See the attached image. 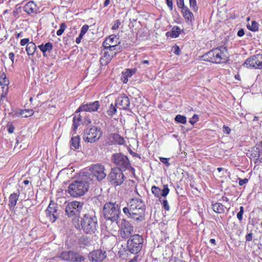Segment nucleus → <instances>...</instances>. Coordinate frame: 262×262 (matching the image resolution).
<instances>
[{
    "label": "nucleus",
    "instance_id": "obj_1",
    "mask_svg": "<svg viewBox=\"0 0 262 262\" xmlns=\"http://www.w3.org/2000/svg\"><path fill=\"white\" fill-rule=\"evenodd\" d=\"M145 205L140 198H132L127 204V207L123 208V212L135 221L140 222L144 220Z\"/></svg>",
    "mask_w": 262,
    "mask_h": 262
},
{
    "label": "nucleus",
    "instance_id": "obj_2",
    "mask_svg": "<svg viewBox=\"0 0 262 262\" xmlns=\"http://www.w3.org/2000/svg\"><path fill=\"white\" fill-rule=\"evenodd\" d=\"M74 225L76 228L81 229L86 234L95 233L98 228L97 219L93 212L84 214Z\"/></svg>",
    "mask_w": 262,
    "mask_h": 262
},
{
    "label": "nucleus",
    "instance_id": "obj_3",
    "mask_svg": "<svg viewBox=\"0 0 262 262\" xmlns=\"http://www.w3.org/2000/svg\"><path fill=\"white\" fill-rule=\"evenodd\" d=\"M92 176L89 174L81 178L79 180L75 181L69 186L68 192L74 197L83 195L88 191L90 185L92 183Z\"/></svg>",
    "mask_w": 262,
    "mask_h": 262
},
{
    "label": "nucleus",
    "instance_id": "obj_4",
    "mask_svg": "<svg viewBox=\"0 0 262 262\" xmlns=\"http://www.w3.org/2000/svg\"><path fill=\"white\" fill-rule=\"evenodd\" d=\"M204 61L219 64L226 62L228 59L227 49L221 46L208 51L202 57Z\"/></svg>",
    "mask_w": 262,
    "mask_h": 262
},
{
    "label": "nucleus",
    "instance_id": "obj_5",
    "mask_svg": "<svg viewBox=\"0 0 262 262\" xmlns=\"http://www.w3.org/2000/svg\"><path fill=\"white\" fill-rule=\"evenodd\" d=\"M102 213L107 220L117 223L120 213L119 206L112 202L106 203L104 205Z\"/></svg>",
    "mask_w": 262,
    "mask_h": 262
},
{
    "label": "nucleus",
    "instance_id": "obj_6",
    "mask_svg": "<svg viewBox=\"0 0 262 262\" xmlns=\"http://www.w3.org/2000/svg\"><path fill=\"white\" fill-rule=\"evenodd\" d=\"M83 204L78 201L69 203L66 207V214L69 217H73V222L75 224L79 220L80 213L82 210Z\"/></svg>",
    "mask_w": 262,
    "mask_h": 262
},
{
    "label": "nucleus",
    "instance_id": "obj_7",
    "mask_svg": "<svg viewBox=\"0 0 262 262\" xmlns=\"http://www.w3.org/2000/svg\"><path fill=\"white\" fill-rule=\"evenodd\" d=\"M142 237L138 234L133 235L127 241L129 251L132 253H137L142 249L143 244Z\"/></svg>",
    "mask_w": 262,
    "mask_h": 262
},
{
    "label": "nucleus",
    "instance_id": "obj_8",
    "mask_svg": "<svg viewBox=\"0 0 262 262\" xmlns=\"http://www.w3.org/2000/svg\"><path fill=\"white\" fill-rule=\"evenodd\" d=\"M102 135V131L100 128L92 127L87 128L84 132V140L88 142L93 143L98 140Z\"/></svg>",
    "mask_w": 262,
    "mask_h": 262
},
{
    "label": "nucleus",
    "instance_id": "obj_9",
    "mask_svg": "<svg viewBox=\"0 0 262 262\" xmlns=\"http://www.w3.org/2000/svg\"><path fill=\"white\" fill-rule=\"evenodd\" d=\"M113 161L121 170H125L130 167V164L128 158L124 155L121 153H117L113 155Z\"/></svg>",
    "mask_w": 262,
    "mask_h": 262
},
{
    "label": "nucleus",
    "instance_id": "obj_10",
    "mask_svg": "<svg viewBox=\"0 0 262 262\" xmlns=\"http://www.w3.org/2000/svg\"><path fill=\"white\" fill-rule=\"evenodd\" d=\"M119 38L115 35H111L106 38L103 43L104 48H111L117 51H122Z\"/></svg>",
    "mask_w": 262,
    "mask_h": 262
},
{
    "label": "nucleus",
    "instance_id": "obj_11",
    "mask_svg": "<svg viewBox=\"0 0 262 262\" xmlns=\"http://www.w3.org/2000/svg\"><path fill=\"white\" fill-rule=\"evenodd\" d=\"M90 170L93 176L99 181L102 180L106 176L105 167L101 164L92 165L90 167Z\"/></svg>",
    "mask_w": 262,
    "mask_h": 262
},
{
    "label": "nucleus",
    "instance_id": "obj_12",
    "mask_svg": "<svg viewBox=\"0 0 262 262\" xmlns=\"http://www.w3.org/2000/svg\"><path fill=\"white\" fill-rule=\"evenodd\" d=\"M59 258L62 260L71 262H81L84 261V257L79 253L72 251L62 252L59 255Z\"/></svg>",
    "mask_w": 262,
    "mask_h": 262
},
{
    "label": "nucleus",
    "instance_id": "obj_13",
    "mask_svg": "<svg viewBox=\"0 0 262 262\" xmlns=\"http://www.w3.org/2000/svg\"><path fill=\"white\" fill-rule=\"evenodd\" d=\"M119 235L122 238H127L134 232V227L127 220L123 219L120 224Z\"/></svg>",
    "mask_w": 262,
    "mask_h": 262
},
{
    "label": "nucleus",
    "instance_id": "obj_14",
    "mask_svg": "<svg viewBox=\"0 0 262 262\" xmlns=\"http://www.w3.org/2000/svg\"><path fill=\"white\" fill-rule=\"evenodd\" d=\"M109 178L112 184L115 185L121 184L124 181V175L122 170L119 168H113L109 174Z\"/></svg>",
    "mask_w": 262,
    "mask_h": 262
},
{
    "label": "nucleus",
    "instance_id": "obj_15",
    "mask_svg": "<svg viewBox=\"0 0 262 262\" xmlns=\"http://www.w3.org/2000/svg\"><path fill=\"white\" fill-rule=\"evenodd\" d=\"M104 49L106 51H104L103 56L100 59L101 63L104 65L108 64L117 53L121 52L111 48H104Z\"/></svg>",
    "mask_w": 262,
    "mask_h": 262
},
{
    "label": "nucleus",
    "instance_id": "obj_16",
    "mask_svg": "<svg viewBox=\"0 0 262 262\" xmlns=\"http://www.w3.org/2000/svg\"><path fill=\"white\" fill-rule=\"evenodd\" d=\"M47 215L49 217L51 222L54 223L58 217L57 206L55 204L50 203L46 210Z\"/></svg>",
    "mask_w": 262,
    "mask_h": 262
},
{
    "label": "nucleus",
    "instance_id": "obj_17",
    "mask_svg": "<svg viewBox=\"0 0 262 262\" xmlns=\"http://www.w3.org/2000/svg\"><path fill=\"white\" fill-rule=\"evenodd\" d=\"M99 106V102L98 101H96L92 103L84 104L79 107L76 111V113L80 111L89 112H95L97 111Z\"/></svg>",
    "mask_w": 262,
    "mask_h": 262
},
{
    "label": "nucleus",
    "instance_id": "obj_18",
    "mask_svg": "<svg viewBox=\"0 0 262 262\" xmlns=\"http://www.w3.org/2000/svg\"><path fill=\"white\" fill-rule=\"evenodd\" d=\"M106 257V252L102 250H97L91 252L88 256L89 259L92 261H101Z\"/></svg>",
    "mask_w": 262,
    "mask_h": 262
},
{
    "label": "nucleus",
    "instance_id": "obj_19",
    "mask_svg": "<svg viewBox=\"0 0 262 262\" xmlns=\"http://www.w3.org/2000/svg\"><path fill=\"white\" fill-rule=\"evenodd\" d=\"M115 104L119 109L127 110L130 105V101L126 96L121 95L116 99Z\"/></svg>",
    "mask_w": 262,
    "mask_h": 262
},
{
    "label": "nucleus",
    "instance_id": "obj_20",
    "mask_svg": "<svg viewBox=\"0 0 262 262\" xmlns=\"http://www.w3.org/2000/svg\"><path fill=\"white\" fill-rule=\"evenodd\" d=\"M25 12L29 15L35 14L37 12V7L36 5L32 1L29 2L23 8Z\"/></svg>",
    "mask_w": 262,
    "mask_h": 262
},
{
    "label": "nucleus",
    "instance_id": "obj_21",
    "mask_svg": "<svg viewBox=\"0 0 262 262\" xmlns=\"http://www.w3.org/2000/svg\"><path fill=\"white\" fill-rule=\"evenodd\" d=\"M19 193H13L10 195L9 198V207L10 210L13 211L19 197Z\"/></svg>",
    "mask_w": 262,
    "mask_h": 262
},
{
    "label": "nucleus",
    "instance_id": "obj_22",
    "mask_svg": "<svg viewBox=\"0 0 262 262\" xmlns=\"http://www.w3.org/2000/svg\"><path fill=\"white\" fill-rule=\"evenodd\" d=\"M181 11L183 16L185 18L186 23L188 24L191 23L194 17L193 13L190 11L188 7L184 8Z\"/></svg>",
    "mask_w": 262,
    "mask_h": 262
},
{
    "label": "nucleus",
    "instance_id": "obj_23",
    "mask_svg": "<svg viewBox=\"0 0 262 262\" xmlns=\"http://www.w3.org/2000/svg\"><path fill=\"white\" fill-rule=\"evenodd\" d=\"M38 48L42 52L44 56H47L46 52H50L53 49V44L48 42L45 44H41L38 46Z\"/></svg>",
    "mask_w": 262,
    "mask_h": 262
},
{
    "label": "nucleus",
    "instance_id": "obj_24",
    "mask_svg": "<svg viewBox=\"0 0 262 262\" xmlns=\"http://www.w3.org/2000/svg\"><path fill=\"white\" fill-rule=\"evenodd\" d=\"M9 83V80L7 78L6 75L5 73L3 72L0 75V85L3 86V89H5L7 91L8 89V84Z\"/></svg>",
    "mask_w": 262,
    "mask_h": 262
},
{
    "label": "nucleus",
    "instance_id": "obj_25",
    "mask_svg": "<svg viewBox=\"0 0 262 262\" xmlns=\"http://www.w3.org/2000/svg\"><path fill=\"white\" fill-rule=\"evenodd\" d=\"M37 47L33 42L29 43L26 48V50L28 55H33L36 51Z\"/></svg>",
    "mask_w": 262,
    "mask_h": 262
},
{
    "label": "nucleus",
    "instance_id": "obj_26",
    "mask_svg": "<svg viewBox=\"0 0 262 262\" xmlns=\"http://www.w3.org/2000/svg\"><path fill=\"white\" fill-rule=\"evenodd\" d=\"M244 66L248 68L256 69L254 55L247 59L244 63Z\"/></svg>",
    "mask_w": 262,
    "mask_h": 262
},
{
    "label": "nucleus",
    "instance_id": "obj_27",
    "mask_svg": "<svg viewBox=\"0 0 262 262\" xmlns=\"http://www.w3.org/2000/svg\"><path fill=\"white\" fill-rule=\"evenodd\" d=\"M71 147L76 149L79 147L80 138L78 136L72 137L71 140Z\"/></svg>",
    "mask_w": 262,
    "mask_h": 262
},
{
    "label": "nucleus",
    "instance_id": "obj_28",
    "mask_svg": "<svg viewBox=\"0 0 262 262\" xmlns=\"http://www.w3.org/2000/svg\"><path fill=\"white\" fill-rule=\"evenodd\" d=\"M213 210L218 213H222L224 212V206L221 203H215L212 205Z\"/></svg>",
    "mask_w": 262,
    "mask_h": 262
},
{
    "label": "nucleus",
    "instance_id": "obj_29",
    "mask_svg": "<svg viewBox=\"0 0 262 262\" xmlns=\"http://www.w3.org/2000/svg\"><path fill=\"white\" fill-rule=\"evenodd\" d=\"M81 121V117L80 115H75L73 120L72 129L73 132H75L77 129L78 126L79 125V123Z\"/></svg>",
    "mask_w": 262,
    "mask_h": 262
},
{
    "label": "nucleus",
    "instance_id": "obj_30",
    "mask_svg": "<svg viewBox=\"0 0 262 262\" xmlns=\"http://www.w3.org/2000/svg\"><path fill=\"white\" fill-rule=\"evenodd\" d=\"M256 69H262V54L254 55Z\"/></svg>",
    "mask_w": 262,
    "mask_h": 262
},
{
    "label": "nucleus",
    "instance_id": "obj_31",
    "mask_svg": "<svg viewBox=\"0 0 262 262\" xmlns=\"http://www.w3.org/2000/svg\"><path fill=\"white\" fill-rule=\"evenodd\" d=\"M113 140L115 143L122 145L124 143V139L118 134H114L113 137Z\"/></svg>",
    "mask_w": 262,
    "mask_h": 262
},
{
    "label": "nucleus",
    "instance_id": "obj_32",
    "mask_svg": "<svg viewBox=\"0 0 262 262\" xmlns=\"http://www.w3.org/2000/svg\"><path fill=\"white\" fill-rule=\"evenodd\" d=\"M247 28L253 32H256L258 30V24L255 21H252L251 25H248Z\"/></svg>",
    "mask_w": 262,
    "mask_h": 262
},
{
    "label": "nucleus",
    "instance_id": "obj_33",
    "mask_svg": "<svg viewBox=\"0 0 262 262\" xmlns=\"http://www.w3.org/2000/svg\"><path fill=\"white\" fill-rule=\"evenodd\" d=\"M181 32V29L179 27H173L171 30V37L173 38L177 37Z\"/></svg>",
    "mask_w": 262,
    "mask_h": 262
},
{
    "label": "nucleus",
    "instance_id": "obj_34",
    "mask_svg": "<svg viewBox=\"0 0 262 262\" xmlns=\"http://www.w3.org/2000/svg\"><path fill=\"white\" fill-rule=\"evenodd\" d=\"M34 113L32 110H25L21 111L20 114L25 118H27L31 116Z\"/></svg>",
    "mask_w": 262,
    "mask_h": 262
},
{
    "label": "nucleus",
    "instance_id": "obj_35",
    "mask_svg": "<svg viewBox=\"0 0 262 262\" xmlns=\"http://www.w3.org/2000/svg\"><path fill=\"white\" fill-rule=\"evenodd\" d=\"M174 120L176 122L182 124H185L187 122L186 117L181 115H177L175 117Z\"/></svg>",
    "mask_w": 262,
    "mask_h": 262
},
{
    "label": "nucleus",
    "instance_id": "obj_36",
    "mask_svg": "<svg viewBox=\"0 0 262 262\" xmlns=\"http://www.w3.org/2000/svg\"><path fill=\"white\" fill-rule=\"evenodd\" d=\"M116 107V105L114 106L112 104L107 111V115L112 117L117 111Z\"/></svg>",
    "mask_w": 262,
    "mask_h": 262
},
{
    "label": "nucleus",
    "instance_id": "obj_37",
    "mask_svg": "<svg viewBox=\"0 0 262 262\" xmlns=\"http://www.w3.org/2000/svg\"><path fill=\"white\" fill-rule=\"evenodd\" d=\"M152 193L157 197H159L161 194V190L158 187L154 186L151 188Z\"/></svg>",
    "mask_w": 262,
    "mask_h": 262
},
{
    "label": "nucleus",
    "instance_id": "obj_38",
    "mask_svg": "<svg viewBox=\"0 0 262 262\" xmlns=\"http://www.w3.org/2000/svg\"><path fill=\"white\" fill-rule=\"evenodd\" d=\"M136 70L135 69H127L125 72H123L124 75L128 78L130 77L134 74L135 73Z\"/></svg>",
    "mask_w": 262,
    "mask_h": 262
},
{
    "label": "nucleus",
    "instance_id": "obj_39",
    "mask_svg": "<svg viewBox=\"0 0 262 262\" xmlns=\"http://www.w3.org/2000/svg\"><path fill=\"white\" fill-rule=\"evenodd\" d=\"M66 28H67V26L65 24V23L61 24V25L60 26V29L57 31V33H56L57 35L58 36L61 35Z\"/></svg>",
    "mask_w": 262,
    "mask_h": 262
},
{
    "label": "nucleus",
    "instance_id": "obj_40",
    "mask_svg": "<svg viewBox=\"0 0 262 262\" xmlns=\"http://www.w3.org/2000/svg\"><path fill=\"white\" fill-rule=\"evenodd\" d=\"M190 7L192 8L194 11L198 10V7L196 4V0H189Z\"/></svg>",
    "mask_w": 262,
    "mask_h": 262
},
{
    "label": "nucleus",
    "instance_id": "obj_41",
    "mask_svg": "<svg viewBox=\"0 0 262 262\" xmlns=\"http://www.w3.org/2000/svg\"><path fill=\"white\" fill-rule=\"evenodd\" d=\"M169 192V189L168 187V186L167 185H164V188L162 190V192H161L160 195H161L162 196L165 197L167 195Z\"/></svg>",
    "mask_w": 262,
    "mask_h": 262
},
{
    "label": "nucleus",
    "instance_id": "obj_42",
    "mask_svg": "<svg viewBox=\"0 0 262 262\" xmlns=\"http://www.w3.org/2000/svg\"><path fill=\"white\" fill-rule=\"evenodd\" d=\"M244 212V210L243 206H241L239 208V211L237 214V217L239 221H241L243 219Z\"/></svg>",
    "mask_w": 262,
    "mask_h": 262
},
{
    "label": "nucleus",
    "instance_id": "obj_43",
    "mask_svg": "<svg viewBox=\"0 0 262 262\" xmlns=\"http://www.w3.org/2000/svg\"><path fill=\"white\" fill-rule=\"evenodd\" d=\"M177 4L178 7L182 10H183L184 8L187 7L184 5V0H177Z\"/></svg>",
    "mask_w": 262,
    "mask_h": 262
},
{
    "label": "nucleus",
    "instance_id": "obj_44",
    "mask_svg": "<svg viewBox=\"0 0 262 262\" xmlns=\"http://www.w3.org/2000/svg\"><path fill=\"white\" fill-rule=\"evenodd\" d=\"M169 158L160 157V161L163 164H165L168 167L170 165V163H169Z\"/></svg>",
    "mask_w": 262,
    "mask_h": 262
},
{
    "label": "nucleus",
    "instance_id": "obj_45",
    "mask_svg": "<svg viewBox=\"0 0 262 262\" xmlns=\"http://www.w3.org/2000/svg\"><path fill=\"white\" fill-rule=\"evenodd\" d=\"M199 117L197 115H194L192 118H190L189 120V122L191 124H194L195 122H196L198 121Z\"/></svg>",
    "mask_w": 262,
    "mask_h": 262
},
{
    "label": "nucleus",
    "instance_id": "obj_46",
    "mask_svg": "<svg viewBox=\"0 0 262 262\" xmlns=\"http://www.w3.org/2000/svg\"><path fill=\"white\" fill-rule=\"evenodd\" d=\"M89 28V26L87 25H85L83 26L81 29L80 34L82 35H84L86 33V32L88 31Z\"/></svg>",
    "mask_w": 262,
    "mask_h": 262
},
{
    "label": "nucleus",
    "instance_id": "obj_47",
    "mask_svg": "<svg viewBox=\"0 0 262 262\" xmlns=\"http://www.w3.org/2000/svg\"><path fill=\"white\" fill-rule=\"evenodd\" d=\"M163 207L164 208V209L167 211H168L170 209V207L168 205V202L166 200H163L162 202L161 203Z\"/></svg>",
    "mask_w": 262,
    "mask_h": 262
},
{
    "label": "nucleus",
    "instance_id": "obj_48",
    "mask_svg": "<svg viewBox=\"0 0 262 262\" xmlns=\"http://www.w3.org/2000/svg\"><path fill=\"white\" fill-rule=\"evenodd\" d=\"M30 42L29 38H26L22 39L20 41V44L21 46H24L25 45H27Z\"/></svg>",
    "mask_w": 262,
    "mask_h": 262
},
{
    "label": "nucleus",
    "instance_id": "obj_49",
    "mask_svg": "<svg viewBox=\"0 0 262 262\" xmlns=\"http://www.w3.org/2000/svg\"><path fill=\"white\" fill-rule=\"evenodd\" d=\"M120 24H121L120 23V21L119 19L116 20L115 21L113 26H112V29L113 30H117V29H118L119 27V26L120 25Z\"/></svg>",
    "mask_w": 262,
    "mask_h": 262
},
{
    "label": "nucleus",
    "instance_id": "obj_50",
    "mask_svg": "<svg viewBox=\"0 0 262 262\" xmlns=\"http://www.w3.org/2000/svg\"><path fill=\"white\" fill-rule=\"evenodd\" d=\"M173 52L175 54L179 55L180 54L181 50L178 46H176L173 48Z\"/></svg>",
    "mask_w": 262,
    "mask_h": 262
},
{
    "label": "nucleus",
    "instance_id": "obj_51",
    "mask_svg": "<svg viewBox=\"0 0 262 262\" xmlns=\"http://www.w3.org/2000/svg\"><path fill=\"white\" fill-rule=\"evenodd\" d=\"M248 179H239V183H238L240 186H242L244 184H246L248 182Z\"/></svg>",
    "mask_w": 262,
    "mask_h": 262
},
{
    "label": "nucleus",
    "instance_id": "obj_52",
    "mask_svg": "<svg viewBox=\"0 0 262 262\" xmlns=\"http://www.w3.org/2000/svg\"><path fill=\"white\" fill-rule=\"evenodd\" d=\"M231 129L230 128L226 125L223 126V132L226 134H229L230 133Z\"/></svg>",
    "mask_w": 262,
    "mask_h": 262
},
{
    "label": "nucleus",
    "instance_id": "obj_53",
    "mask_svg": "<svg viewBox=\"0 0 262 262\" xmlns=\"http://www.w3.org/2000/svg\"><path fill=\"white\" fill-rule=\"evenodd\" d=\"M252 235L253 234H252V233H249L248 234H247L246 236V241L250 242V241H252Z\"/></svg>",
    "mask_w": 262,
    "mask_h": 262
},
{
    "label": "nucleus",
    "instance_id": "obj_54",
    "mask_svg": "<svg viewBox=\"0 0 262 262\" xmlns=\"http://www.w3.org/2000/svg\"><path fill=\"white\" fill-rule=\"evenodd\" d=\"M9 59L11 60L12 63H13L14 62V54L12 52H11L8 55Z\"/></svg>",
    "mask_w": 262,
    "mask_h": 262
},
{
    "label": "nucleus",
    "instance_id": "obj_55",
    "mask_svg": "<svg viewBox=\"0 0 262 262\" xmlns=\"http://www.w3.org/2000/svg\"><path fill=\"white\" fill-rule=\"evenodd\" d=\"M168 7L170 8V10H172V0H166Z\"/></svg>",
    "mask_w": 262,
    "mask_h": 262
},
{
    "label": "nucleus",
    "instance_id": "obj_56",
    "mask_svg": "<svg viewBox=\"0 0 262 262\" xmlns=\"http://www.w3.org/2000/svg\"><path fill=\"white\" fill-rule=\"evenodd\" d=\"M14 127L12 125H10L8 126V131L9 133L12 134L14 132Z\"/></svg>",
    "mask_w": 262,
    "mask_h": 262
},
{
    "label": "nucleus",
    "instance_id": "obj_57",
    "mask_svg": "<svg viewBox=\"0 0 262 262\" xmlns=\"http://www.w3.org/2000/svg\"><path fill=\"white\" fill-rule=\"evenodd\" d=\"M121 80L124 83H126L128 81V78L126 77L125 75H124V74L122 73V76L121 77Z\"/></svg>",
    "mask_w": 262,
    "mask_h": 262
},
{
    "label": "nucleus",
    "instance_id": "obj_58",
    "mask_svg": "<svg viewBox=\"0 0 262 262\" xmlns=\"http://www.w3.org/2000/svg\"><path fill=\"white\" fill-rule=\"evenodd\" d=\"M83 36V35L80 34L79 36L76 39V42L78 44L79 43L81 42V39Z\"/></svg>",
    "mask_w": 262,
    "mask_h": 262
},
{
    "label": "nucleus",
    "instance_id": "obj_59",
    "mask_svg": "<svg viewBox=\"0 0 262 262\" xmlns=\"http://www.w3.org/2000/svg\"><path fill=\"white\" fill-rule=\"evenodd\" d=\"M245 33H244V31L243 29H240L238 32H237V35L239 36V37H242L244 35Z\"/></svg>",
    "mask_w": 262,
    "mask_h": 262
},
{
    "label": "nucleus",
    "instance_id": "obj_60",
    "mask_svg": "<svg viewBox=\"0 0 262 262\" xmlns=\"http://www.w3.org/2000/svg\"><path fill=\"white\" fill-rule=\"evenodd\" d=\"M111 3V0H105L104 4H103V7H107Z\"/></svg>",
    "mask_w": 262,
    "mask_h": 262
},
{
    "label": "nucleus",
    "instance_id": "obj_61",
    "mask_svg": "<svg viewBox=\"0 0 262 262\" xmlns=\"http://www.w3.org/2000/svg\"><path fill=\"white\" fill-rule=\"evenodd\" d=\"M23 36V33L22 32H20L16 34V38H18L19 37H21Z\"/></svg>",
    "mask_w": 262,
    "mask_h": 262
},
{
    "label": "nucleus",
    "instance_id": "obj_62",
    "mask_svg": "<svg viewBox=\"0 0 262 262\" xmlns=\"http://www.w3.org/2000/svg\"><path fill=\"white\" fill-rule=\"evenodd\" d=\"M210 242L213 244L214 245H216V241L215 240V239L214 238H211L210 239Z\"/></svg>",
    "mask_w": 262,
    "mask_h": 262
},
{
    "label": "nucleus",
    "instance_id": "obj_63",
    "mask_svg": "<svg viewBox=\"0 0 262 262\" xmlns=\"http://www.w3.org/2000/svg\"><path fill=\"white\" fill-rule=\"evenodd\" d=\"M142 63H143V64H148V63H149V61H148V60H143V61H142Z\"/></svg>",
    "mask_w": 262,
    "mask_h": 262
},
{
    "label": "nucleus",
    "instance_id": "obj_64",
    "mask_svg": "<svg viewBox=\"0 0 262 262\" xmlns=\"http://www.w3.org/2000/svg\"><path fill=\"white\" fill-rule=\"evenodd\" d=\"M24 183L25 184V185H27L29 183V181L28 180H25L24 181Z\"/></svg>",
    "mask_w": 262,
    "mask_h": 262
}]
</instances>
